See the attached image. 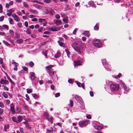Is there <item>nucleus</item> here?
Segmentation results:
<instances>
[{
    "label": "nucleus",
    "mask_w": 133,
    "mask_h": 133,
    "mask_svg": "<svg viewBox=\"0 0 133 133\" xmlns=\"http://www.w3.org/2000/svg\"><path fill=\"white\" fill-rule=\"evenodd\" d=\"M53 67V65H50L49 66H46V68L47 70L49 71L50 70H52V69L51 68Z\"/></svg>",
    "instance_id": "17"
},
{
    "label": "nucleus",
    "mask_w": 133,
    "mask_h": 133,
    "mask_svg": "<svg viewBox=\"0 0 133 133\" xmlns=\"http://www.w3.org/2000/svg\"><path fill=\"white\" fill-rule=\"evenodd\" d=\"M21 109L19 108L18 107H17L16 108V113L17 114L19 113L20 112Z\"/></svg>",
    "instance_id": "33"
},
{
    "label": "nucleus",
    "mask_w": 133,
    "mask_h": 133,
    "mask_svg": "<svg viewBox=\"0 0 133 133\" xmlns=\"http://www.w3.org/2000/svg\"><path fill=\"white\" fill-rule=\"evenodd\" d=\"M25 96L26 97V100L28 101H29L30 100V98L29 97V96L27 94H26L25 95Z\"/></svg>",
    "instance_id": "60"
},
{
    "label": "nucleus",
    "mask_w": 133,
    "mask_h": 133,
    "mask_svg": "<svg viewBox=\"0 0 133 133\" xmlns=\"http://www.w3.org/2000/svg\"><path fill=\"white\" fill-rule=\"evenodd\" d=\"M5 75H6L7 77V79L9 80V81H10V80H11V79L10 78V77H9V76H8V75L6 73H5Z\"/></svg>",
    "instance_id": "62"
},
{
    "label": "nucleus",
    "mask_w": 133,
    "mask_h": 133,
    "mask_svg": "<svg viewBox=\"0 0 133 133\" xmlns=\"http://www.w3.org/2000/svg\"><path fill=\"white\" fill-rule=\"evenodd\" d=\"M34 75V73L33 72H30L29 74L30 78L32 80L36 78Z\"/></svg>",
    "instance_id": "14"
},
{
    "label": "nucleus",
    "mask_w": 133,
    "mask_h": 133,
    "mask_svg": "<svg viewBox=\"0 0 133 133\" xmlns=\"http://www.w3.org/2000/svg\"><path fill=\"white\" fill-rule=\"evenodd\" d=\"M60 55V53L59 51H57V52L55 54L54 57L55 58H57L59 57Z\"/></svg>",
    "instance_id": "26"
},
{
    "label": "nucleus",
    "mask_w": 133,
    "mask_h": 133,
    "mask_svg": "<svg viewBox=\"0 0 133 133\" xmlns=\"http://www.w3.org/2000/svg\"><path fill=\"white\" fill-rule=\"evenodd\" d=\"M3 96L5 98H8V95L7 94H6L5 92H3Z\"/></svg>",
    "instance_id": "53"
},
{
    "label": "nucleus",
    "mask_w": 133,
    "mask_h": 133,
    "mask_svg": "<svg viewBox=\"0 0 133 133\" xmlns=\"http://www.w3.org/2000/svg\"><path fill=\"white\" fill-rule=\"evenodd\" d=\"M17 25L19 28H20L22 27V23L20 22H18L17 23Z\"/></svg>",
    "instance_id": "50"
},
{
    "label": "nucleus",
    "mask_w": 133,
    "mask_h": 133,
    "mask_svg": "<svg viewBox=\"0 0 133 133\" xmlns=\"http://www.w3.org/2000/svg\"><path fill=\"white\" fill-rule=\"evenodd\" d=\"M9 81L11 83L12 87L14 86H15V84L12 79L10 80Z\"/></svg>",
    "instance_id": "42"
},
{
    "label": "nucleus",
    "mask_w": 133,
    "mask_h": 133,
    "mask_svg": "<svg viewBox=\"0 0 133 133\" xmlns=\"http://www.w3.org/2000/svg\"><path fill=\"white\" fill-rule=\"evenodd\" d=\"M37 21L38 19L36 18H34L31 19V21L32 22H37Z\"/></svg>",
    "instance_id": "64"
},
{
    "label": "nucleus",
    "mask_w": 133,
    "mask_h": 133,
    "mask_svg": "<svg viewBox=\"0 0 133 133\" xmlns=\"http://www.w3.org/2000/svg\"><path fill=\"white\" fill-rule=\"evenodd\" d=\"M29 11H30L33 14L36 15H38V11L35 10H33V9H30Z\"/></svg>",
    "instance_id": "15"
},
{
    "label": "nucleus",
    "mask_w": 133,
    "mask_h": 133,
    "mask_svg": "<svg viewBox=\"0 0 133 133\" xmlns=\"http://www.w3.org/2000/svg\"><path fill=\"white\" fill-rule=\"evenodd\" d=\"M82 62L79 60L76 61L74 62V65L76 66V65H82Z\"/></svg>",
    "instance_id": "12"
},
{
    "label": "nucleus",
    "mask_w": 133,
    "mask_h": 133,
    "mask_svg": "<svg viewBox=\"0 0 133 133\" xmlns=\"http://www.w3.org/2000/svg\"><path fill=\"white\" fill-rule=\"evenodd\" d=\"M32 96L35 99H37L39 98V97L36 94H32Z\"/></svg>",
    "instance_id": "32"
},
{
    "label": "nucleus",
    "mask_w": 133,
    "mask_h": 133,
    "mask_svg": "<svg viewBox=\"0 0 133 133\" xmlns=\"http://www.w3.org/2000/svg\"><path fill=\"white\" fill-rule=\"evenodd\" d=\"M88 4L89 5L95 8L96 7V5L94 4V2L93 1L89 2Z\"/></svg>",
    "instance_id": "21"
},
{
    "label": "nucleus",
    "mask_w": 133,
    "mask_h": 133,
    "mask_svg": "<svg viewBox=\"0 0 133 133\" xmlns=\"http://www.w3.org/2000/svg\"><path fill=\"white\" fill-rule=\"evenodd\" d=\"M78 30V29L77 28H75L73 32V34L74 35H75Z\"/></svg>",
    "instance_id": "59"
},
{
    "label": "nucleus",
    "mask_w": 133,
    "mask_h": 133,
    "mask_svg": "<svg viewBox=\"0 0 133 133\" xmlns=\"http://www.w3.org/2000/svg\"><path fill=\"white\" fill-rule=\"evenodd\" d=\"M2 87H4V89L5 90L7 91H8L9 90V88L6 86L3 85L2 86Z\"/></svg>",
    "instance_id": "46"
},
{
    "label": "nucleus",
    "mask_w": 133,
    "mask_h": 133,
    "mask_svg": "<svg viewBox=\"0 0 133 133\" xmlns=\"http://www.w3.org/2000/svg\"><path fill=\"white\" fill-rule=\"evenodd\" d=\"M9 32L12 35H14V31L11 29L10 30H9Z\"/></svg>",
    "instance_id": "56"
},
{
    "label": "nucleus",
    "mask_w": 133,
    "mask_h": 133,
    "mask_svg": "<svg viewBox=\"0 0 133 133\" xmlns=\"http://www.w3.org/2000/svg\"><path fill=\"white\" fill-rule=\"evenodd\" d=\"M92 43L94 46L98 48H100L102 45V42L98 39L93 40Z\"/></svg>",
    "instance_id": "5"
},
{
    "label": "nucleus",
    "mask_w": 133,
    "mask_h": 133,
    "mask_svg": "<svg viewBox=\"0 0 133 133\" xmlns=\"http://www.w3.org/2000/svg\"><path fill=\"white\" fill-rule=\"evenodd\" d=\"M72 46L74 49L76 51L79 52H81V48L78 42H75L73 43Z\"/></svg>",
    "instance_id": "3"
},
{
    "label": "nucleus",
    "mask_w": 133,
    "mask_h": 133,
    "mask_svg": "<svg viewBox=\"0 0 133 133\" xmlns=\"http://www.w3.org/2000/svg\"><path fill=\"white\" fill-rule=\"evenodd\" d=\"M68 82L70 84H72L74 82V80L72 79H69L68 80Z\"/></svg>",
    "instance_id": "41"
},
{
    "label": "nucleus",
    "mask_w": 133,
    "mask_h": 133,
    "mask_svg": "<svg viewBox=\"0 0 133 133\" xmlns=\"http://www.w3.org/2000/svg\"><path fill=\"white\" fill-rule=\"evenodd\" d=\"M14 10L12 9H10V10H8L7 11V12H10L11 13H12V12H14Z\"/></svg>",
    "instance_id": "54"
},
{
    "label": "nucleus",
    "mask_w": 133,
    "mask_h": 133,
    "mask_svg": "<svg viewBox=\"0 0 133 133\" xmlns=\"http://www.w3.org/2000/svg\"><path fill=\"white\" fill-rule=\"evenodd\" d=\"M102 63L105 69L108 71H110V65L107 62L105 59H104L102 60Z\"/></svg>",
    "instance_id": "4"
},
{
    "label": "nucleus",
    "mask_w": 133,
    "mask_h": 133,
    "mask_svg": "<svg viewBox=\"0 0 133 133\" xmlns=\"http://www.w3.org/2000/svg\"><path fill=\"white\" fill-rule=\"evenodd\" d=\"M10 110L12 114H14L16 112L15 109V105L13 104H11L10 105Z\"/></svg>",
    "instance_id": "10"
},
{
    "label": "nucleus",
    "mask_w": 133,
    "mask_h": 133,
    "mask_svg": "<svg viewBox=\"0 0 133 133\" xmlns=\"http://www.w3.org/2000/svg\"><path fill=\"white\" fill-rule=\"evenodd\" d=\"M53 131V129L52 128L47 129L46 133H52Z\"/></svg>",
    "instance_id": "19"
},
{
    "label": "nucleus",
    "mask_w": 133,
    "mask_h": 133,
    "mask_svg": "<svg viewBox=\"0 0 133 133\" xmlns=\"http://www.w3.org/2000/svg\"><path fill=\"white\" fill-rule=\"evenodd\" d=\"M60 95V94L59 93H57L55 94V96L56 97H58Z\"/></svg>",
    "instance_id": "61"
},
{
    "label": "nucleus",
    "mask_w": 133,
    "mask_h": 133,
    "mask_svg": "<svg viewBox=\"0 0 133 133\" xmlns=\"http://www.w3.org/2000/svg\"><path fill=\"white\" fill-rule=\"evenodd\" d=\"M23 42V40L21 39L17 40V42L18 43L20 44L21 43Z\"/></svg>",
    "instance_id": "39"
},
{
    "label": "nucleus",
    "mask_w": 133,
    "mask_h": 133,
    "mask_svg": "<svg viewBox=\"0 0 133 133\" xmlns=\"http://www.w3.org/2000/svg\"><path fill=\"white\" fill-rule=\"evenodd\" d=\"M3 28H4L5 29H6L7 30H8L9 29L8 26L7 25H3Z\"/></svg>",
    "instance_id": "45"
},
{
    "label": "nucleus",
    "mask_w": 133,
    "mask_h": 133,
    "mask_svg": "<svg viewBox=\"0 0 133 133\" xmlns=\"http://www.w3.org/2000/svg\"><path fill=\"white\" fill-rule=\"evenodd\" d=\"M35 7L39 9H42V7L41 6L38 5H36V6H35Z\"/></svg>",
    "instance_id": "51"
},
{
    "label": "nucleus",
    "mask_w": 133,
    "mask_h": 133,
    "mask_svg": "<svg viewBox=\"0 0 133 133\" xmlns=\"http://www.w3.org/2000/svg\"><path fill=\"white\" fill-rule=\"evenodd\" d=\"M110 88L111 91L109 93L111 94H113L118 90L119 85L117 84H112L110 85Z\"/></svg>",
    "instance_id": "1"
},
{
    "label": "nucleus",
    "mask_w": 133,
    "mask_h": 133,
    "mask_svg": "<svg viewBox=\"0 0 133 133\" xmlns=\"http://www.w3.org/2000/svg\"><path fill=\"white\" fill-rule=\"evenodd\" d=\"M62 36L66 40L68 39V37L65 34H63Z\"/></svg>",
    "instance_id": "49"
},
{
    "label": "nucleus",
    "mask_w": 133,
    "mask_h": 133,
    "mask_svg": "<svg viewBox=\"0 0 133 133\" xmlns=\"http://www.w3.org/2000/svg\"><path fill=\"white\" fill-rule=\"evenodd\" d=\"M59 44V45L62 47H64L65 46V44L61 42L60 41H58L57 42Z\"/></svg>",
    "instance_id": "23"
},
{
    "label": "nucleus",
    "mask_w": 133,
    "mask_h": 133,
    "mask_svg": "<svg viewBox=\"0 0 133 133\" xmlns=\"http://www.w3.org/2000/svg\"><path fill=\"white\" fill-rule=\"evenodd\" d=\"M39 21L40 22L43 23L44 22H45L46 21V20L44 19L41 18L39 19Z\"/></svg>",
    "instance_id": "34"
},
{
    "label": "nucleus",
    "mask_w": 133,
    "mask_h": 133,
    "mask_svg": "<svg viewBox=\"0 0 133 133\" xmlns=\"http://www.w3.org/2000/svg\"><path fill=\"white\" fill-rule=\"evenodd\" d=\"M9 124H5L4 125V129L5 131H7V129L9 128Z\"/></svg>",
    "instance_id": "31"
},
{
    "label": "nucleus",
    "mask_w": 133,
    "mask_h": 133,
    "mask_svg": "<svg viewBox=\"0 0 133 133\" xmlns=\"http://www.w3.org/2000/svg\"><path fill=\"white\" fill-rule=\"evenodd\" d=\"M12 16L14 18V19L17 22H19L21 21V19L15 14L13 13Z\"/></svg>",
    "instance_id": "7"
},
{
    "label": "nucleus",
    "mask_w": 133,
    "mask_h": 133,
    "mask_svg": "<svg viewBox=\"0 0 133 133\" xmlns=\"http://www.w3.org/2000/svg\"><path fill=\"white\" fill-rule=\"evenodd\" d=\"M55 23L57 25L59 26L61 24V21L60 20H57L55 22Z\"/></svg>",
    "instance_id": "18"
},
{
    "label": "nucleus",
    "mask_w": 133,
    "mask_h": 133,
    "mask_svg": "<svg viewBox=\"0 0 133 133\" xmlns=\"http://www.w3.org/2000/svg\"><path fill=\"white\" fill-rule=\"evenodd\" d=\"M29 65L31 67H32L34 66V64L31 61L29 63Z\"/></svg>",
    "instance_id": "52"
},
{
    "label": "nucleus",
    "mask_w": 133,
    "mask_h": 133,
    "mask_svg": "<svg viewBox=\"0 0 133 133\" xmlns=\"http://www.w3.org/2000/svg\"><path fill=\"white\" fill-rule=\"evenodd\" d=\"M23 5L25 7L28 8L29 7V6L28 5V4L27 3L25 2H23Z\"/></svg>",
    "instance_id": "40"
},
{
    "label": "nucleus",
    "mask_w": 133,
    "mask_h": 133,
    "mask_svg": "<svg viewBox=\"0 0 133 133\" xmlns=\"http://www.w3.org/2000/svg\"><path fill=\"white\" fill-rule=\"evenodd\" d=\"M18 123H20L23 120L22 117L20 115L18 116L17 117Z\"/></svg>",
    "instance_id": "20"
},
{
    "label": "nucleus",
    "mask_w": 133,
    "mask_h": 133,
    "mask_svg": "<svg viewBox=\"0 0 133 133\" xmlns=\"http://www.w3.org/2000/svg\"><path fill=\"white\" fill-rule=\"evenodd\" d=\"M94 128L97 130H101L102 129V127L101 126H98L97 125L94 126Z\"/></svg>",
    "instance_id": "22"
},
{
    "label": "nucleus",
    "mask_w": 133,
    "mask_h": 133,
    "mask_svg": "<svg viewBox=\"0 0 133 133\" xmlns=\"http://www.w3.org/2000/svg\"><path fill=\"white\" fill-rule=\"evenodd\" d=\"M17 14L19 16H22V12L20 11H18L17 12Z\"/></svg>",
    "instance_id": "63"
},
{
    "label": "nucleus",
    "mask_w": 133,
    "mask_h": 133,
    "mask_svg": "<svg viewBox=\"0 0 133 133\" xmlns=\"http://www.w3.org/2000/svg\"><path fill=\"white\" fill-rule=\"evenodd\" d=\"M84 35L85 36L88 37L90 36L89 32L88 31H85L84 33Z\"/></svg>",
    "instance_id": "25"
},
{
    "label": "nucleus",
    "mask_w": 133,
    "mask_h": 133,
    "mask_svg": "<svg viewBox=\"0 0 133 133\" xmlns=\"http://www.w3.org/2000/svg\"><path fill=\"white\" fill-rule=\"evenodd\" d=\"M12 119L14 122L18 123V121L17 120L15 116H13L12 117Z\"/></svg>",
    "instance_id": "30"
},
{
    "label": "nucleus",
    "mask_w": 133,
    "mask_h": 133,
    "mask_svg": "<svg viewBox=\"0 0 133 133\" xmlns=\"http://www.w3.org/2000/svg\"><path fill=\"white\" fill-rule=\"evenodd\" d=\"M73 96L77 102H79L80 104L82 105V108L83 109H85L84 104L81 97L77 95H74Z\"/></svg>",
    "instance_id": "2"
},
{
    "label": "nucleus",
    "mask_w": 133,
    "mask_h": 133,
    "mask_svg": "<svg viewBox=\"0 0 133 133\" xmlns=\"http://www.w3.org/2000/svg\"><path fill=\"white\" fill-rule=\"evenodd\" d=\"M32 90L31 89H27V92L28 94L31 93L32 92Z\"/></svg>",
    "instance_id": "38"
},
{
    "label": "nucleus",
    "mask_w": 133,
    "mask_h": 133,
    "mask_svg": "<svg viewBox=\"0 0 133 133\" xmlns=\"http://www.w3.org/2000/svg\"><path fill=\"white\" fill-rule=\"evenodd\" d=\"M12 64L14 65V67L13 69L15 71L17 70L18 69L17 66L18 65V64L14 60H12Z\"/></svg>",
    "instance_id": "9"
},
{
    "label": "nucleus",
    "mask_w": 133,
    "mask_h": 133,
    "mask_svg": "<svg viewBox=\"0 0 133 133\" xmlns=\"http://www.w3.org/2000/svg\"><path fill=\"white\" fill-rule=\"evenodd\" d=\"M68 18H65L63 19H62L63 21L65 23H68V20L67 19Z\"/></svg>",
    "instance_id": "47"
},
{
    "label": "nucleus",
    "mask_w": 133,
    "mask_h": 133,
    "mask_svg": "<svg viewBox=\"0 0 133 133\" xmlns=\"http://www.w3.org/2000/svg\"><path fill=\"white\" fill-rule=\"evenodd\" d=\"M31 30L30 29H27L26 32L27 33L30 34L31 33Z\"/></svg>",
    "instance_id": "55"
},
{
    "label": "nucleus",
    "mask_w": 133,
    "mask_h": 133,
    "mask_svg": "<svg viewBox=\"0 0 133 133\" xmlns=\"http://www.w3.org/2000/svg\"><path fill=\"white\" fill-rule=\"evenodd\" d=\"M73 101L71 100H70V103L68 104L69 106H70L71 107L73 105Z\"/></svg>",
    "instance_id": "43"
},
{
    "label": "nucleus",
    "mask_w": 133,
    "mask_h": 133,
    "mask_svg": "<svg viewBox=\"0 0 133 133\" xmlns=\"http://www.w3.org/2000/svg\"><path fill=\"white\" fill-rule=\"evenodd\" d=\"M3 42L4 44H5L6 46H8V45H10V44H9L7 42L4 40H3Z\"/></svg>",
    "instance_id": "44"
},
{
    "label": "nucleus",
    "mask_w": 133,
    "mask_h": 133,
    "mask_svg": "<svg viewBox=\"0 0 133 133\" xmlns=\"http://www.w3.org/2000/svg\"><path fill=\"white\" fill-rule=\"evenodd\" d=\"M46 119H47L49 121H50L52 122L53 121V118L51 116L50 117H49L47 116H46Z\"/></svg>",
    "instance_id": "29"
},
{
    "label": "nucleus",
    "mask_w": 133,
    "mask_h": 133,
    "mask_svg": "<svg viewBox=\"0 0 133 133\" xmlns=\"http://www.w3.org/2000/svg\"><path fill=\"white\" fill-rule=\"evenodd\" d=\"M60 14L62 17L64 18H68V17L66 16L65 14L63 13H60Z\"/></svg>",
    "instance_id": "27"
},
{
    "label": "nucleus",
    "mask_w": 133,
    "mask_h": 133,
    "mask_svg": "<svg viewBox=\"0 0 133 133\" xmlns=\"http://www.w3.org/2000/svg\"><path fill=\"white\" fill-rule=\"evenodd\" d=\"M0 83L2 84L8 85L9 84V82L7 80L1 79L0 81Z\"/></svg>",
    "instance_id": "11"
},
{
    "label": "nucleus",
    "mask_w": 133,
    "mask_h": 133,
    "mask_svg": "<svg viewBox=\"0 0 133 133\" xmlns=\"http://www.w3.org/2000/svg\"><path fill=\"white\" fill-rule=\"evenodd\" d=\"M75 83L79 87H81V83L77 81H76Z\"/></svg>",
    "instance_id": "57"
},
{
    "label": "nucleus",
    "mask_w": 133,
    "mask_h": 133,
    "mask_svg": "<svg viewBox=\"0 0 133 133\" xmlns=\"http://www.w3.org/2000/svg\"><path fill=\"white\" fill-rule=\"evenodd\" d=\"M9 23L11 24L12 25L14 24V21L12 18L11 17L9 18Z\"/></svg>",
    "instance_id": "28"
},
{
    "label": "nucleus",
    "mask_w": 133,
    "mask_h": 133,
    "mask_svg": "<svg viewBox=\"0 0 133 133\" xmlns=\"http://www.w3.org/2000/svg\"><path fill=\"white\" fill-rule=\"evenodd\" d=\"M4 105L3 103L1 102H0V107L2 108L4 107Z\"/></svg>",
    "instance_id": "58"
},
{
    "label": "nucleus",
    "mask_w": 133,
    "mask_h": 133,
    "mask_svg": "<svg viewBox=\"0 0 133 133\" xmlns=\"http://www.w3.org/2000/svg\"><path fill=\"white\" fill-rule=\"evenodd\" d=\"M121 73H119L118 75L117 76H115L113 75L112 76V77L115 78L117 79L119 78L121 76Z\"/></svg>",
    "instance_id": "24"
},
{
    "label": "nucleus",
    "mask_w": 133,
    "mask_h": 133,
    "mask_svg": "<svg viewBox=\"0 0 133 133\" xmlns=\"http://www.w3.org/2000/svg\"><path fill=\"white\" fill-rule=\"evenodd\" d=\"M23 107L25 109V110H28L29 108L27 106L26 104H24L23 105Z\"/></svg>",
    "instance_id": "37"
},
{
    "label": "nucleus",
    "mask_w": 133,
    "mask_h": 133,
    "mask_svg": "<svg viewBox=\"0 0 133 133\" xmlns=\"http://www.w3.org/2000/svg\"><path fill=\"white\" fill-rule=\"evenodd\" d=\"M94 29L95 30H97L99 29V25L96 24L94 27Z\"/></svg>",
    "instance_id": "35"
},
{
    "label": "nucleus",
    "mask_w": 133,
    "mask_h": 133,
    "mask_svg": "<svg viewBox=\"0 0 133 133\" xmlns=\"http://www.w3.org/2000/svg\"><path fill=\"white\" fill-rule=\"evenodd\" d=\"M47 13H49L51 15L53 14L54 13V11L52 10H51L50 11H48L47 12Z\"/></svg>",
    "instance_id": "36"
},
{
    "label": "nucleus",
    "mask_w": 133,
    "mask_h": 133,
    "mask_svg": "<svg viewBox=\"0 0 133 133\" xmlns=\"http://www.w3.org/2000/svg\"><path fill=\"white\" fill-rule=\"evenodd\" d=\"M66 52L67 53V56L69 58H70V52L68 50H66Z\"/></svg>",
    "instance_id": "48"
},
{
    "label": "nucleus",
    "mask_w": 133,
    "mask_h": 133,
    "mask_svg": "<svg viewBox=\"0 0 133 133\" xmlns=\"http://www.w3.org/2000/svg\"><path fill=\"white\" fill-rule=\"evenodd\" d=\"M119 83L121 84V87L123 88L124 90V93H127L129 92V89L126 86L123 82L121 80H120Z\"/></svg>",
    "instance_id": "6"
},
{
    "label": "nucleus",
    "mask_w": 133,
    "mask_h": 133,
    "mask_svg": "<svg viewBox=\"0 0 133 133\" xmlns=\"http://www.w3.org/2000/svg\"><path fill=\"white\" fill-rule=\"evenodd\" d=\"M88 122L86 121H82L79 122V124L80 127L85 126L88 124Z\"/></svg>",
    "instance_id": "8"
},
{
    "label": "nucleus",
    "mask_w": 133,
    "mask_h": 133,
    "mask_svg": "<svg viewBox=\"0 0 133 133\" xmlns=\"http://www.w3.org/2000/svg\"><path fill=\"white\" fill-rule=\"evenodd\" d=\"M49 30L53 31H57L60 30V28L59 27H54L50 28Z\"/></svg>",
    "instance_id": "13"
},
{
    "label": "nucleus",
    "mask_w": 133,
    "mask_h": 133,
    "mask_svg": "<svg viewBox=\"0 0 133 133\" xmlns=\"http://www.w3.org/2000/svg\"><path fill=\"white\" fill-rule=\"evenodd\" d=\"M49 74L50 76L52 77H53V76L55 75L54 72L52 70H51L50 71H48Z\"/></svg>",
    "instance_id": "16"
}]
</instances>
